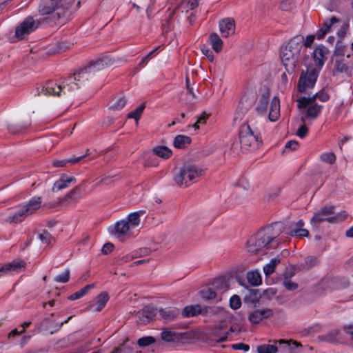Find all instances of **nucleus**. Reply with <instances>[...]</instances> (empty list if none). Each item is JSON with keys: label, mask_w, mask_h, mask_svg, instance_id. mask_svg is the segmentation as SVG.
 <instances>
[{"label": "nucleus", "mask_w": 353, "mask_h": 353, "mask_svg": "<svg viewBox=\"0 0 353 353\" xmlns=\"http://www.w3.org/2000/svg\"><path fill=\"white\" fill-rule=\"evenodd\" d=\"M114 59L110 55L103 56L96 60L91 61L77 72L65 78L63 81L58 83L54 81H49L42 87L41 91L37 89L35 95H44L62 97L70 94L80 88V85L88 81L90 74L111 65Z\"/></svg>", "instance_id": "nucleus-1"}, {"label": "nucleus", "mask_w": 353, "mask_h": 353, "mask_svg": "<svg viewBox=\"0 0 353 353\" xmlns=\"http://www.w3.org/2000/svg\"><path fill=\"white\" fill-rule=\"evenodd\" d=\"M282 222H274L260 230L247 241V249L251 253H256L263 248H272L270 243L284 230Z\"/></svg>", "instance_id": "nucleus-2"}, {"label": "nucleus", "mask_w": 353, "mask_h": 353, "mask_svg": "<svg viewBox=\"0 0 353 353\" xmlns=\"http://www.w3.org/2000/svg\"><path fill=\"white\" fill-rule=\"evenodd\" d=\"M303 36L296 35L281 49L280 57L286 72L292 74L297 66L303 48Z\"/></svg>", "instance_id": "nucleus-3"}, {"label": "nucleus", "mask_w": 353, "mask_h": 353, "mask_svg": "<svg viewBox=\"0 0 353 353\" xmlns=\"http://www.w3.org/2000/svg\"><path fill=\"white\" fill-rule=\"evenodd\" d=\"M252 119L243 124L239 129L241 148L246 152L257 150L262 143V138L259 128Z\"/></svg>", "instance_id": "nucleus-4"}, {"label": "nucleus", "mask_w": 353, "mask_h": 353, "mask_svg": "<svg viewBox=\"0 0 353 353\" xmlns=\"http://www.w3.org/2000/svg\"><path fill=\"white\" fill-rule=\"evenodd\" d=\"M72 0H41L39 6V12L41 15L53 14L54 17L61 19L65 15V10L68 9Z\"/></svg>", "instance_id": "nucleus-5"}, {"label": "nucleus", "mask_w": 353, "mask_h": 353, "mask_svg": "<svg viewBox=\"0 0 353 353\" xmlns=\"http://www.w3.org/2000/svg\"><path fill=\"white\" fill-rule=\"evenodd\" d=\"M334 206L325 205L322 207L311 219V224L314 226L320 224L322 222L327 221L330 223H336L345 220L347 214L343 211L334 214Z\"/></svg>", "instance_id": "nucleus-6"}, {"label": "nucleus", "mask_w": 353, "mask_h": 353, "mask_svg": "<svg viewBox=\"0 0 353 353\" xmlns=\"http://www.w3.org/2000/svg\"><path fill=\"white\" fill-rule=\"evenodd\" d=\"M203 170L192 164L183 166L179 172L174 176L176 183L180 187H188L196 182L202 175Z\"/></svg>", "instance_id": "nucleus-7"}, {"label": "nucleus", "mask_w": 353, "mask_h": 353, "mask_svg": "<svg viewBox=\"0 0 353 353\" xmlns=\"http://www.w3.org/2000/svg\"><path fill=\"white\" fill-rule=\"evenodd\" d=\"M297 107L299 109L306 108L304 117L301 118L303 123L305 122V119H315L321 114L323 105H319L315 102L314 97H301L296 100Z\"/></svg>", "instance_id": "nucleus-8"}, {"label": "nucleus", "mask_w": 353, "mask_h": 353, "mask_svg": "<svg viewBox=\"0 0 353 353\" xmlns=\"http://www.w3.org/2000/svg\"><path fill=\"white\" fill-rule=\"evenodd\" d=\"M319 70L317 68H307L302 70L297 83V90L300 93H305L307 89H312L317 81Z\"/></svg>", "instance_id": "nucleus-9"}, {"label": "nucleus", "mask_w": 353, "mask_h": 353, "mask_svg": "<svg viewBox=\"0 0 353 353\" xmlns=\"http://www.w3.org/2000/svg\"><path fill=\"white\" fill-rule=\"evenodd\" d=\"M221 310V309L219 307H203L199 304H195L185 306L183 309L181 314L185 318L192 317L199 314L210 316L216 314Z\"/></svg>", "instance_id": "nucleus-10"}, {"label": "nucleus", "mask_w": 353, "mask_h": 353, "mask_svg": "<svg viewBox=\"0 0 353 353\" xmlns=\"http://www.w3.org/2000/svg\"><path fill=\"white\" fill-rule=\"evenodd\" d=\"M39 25V21L34 20L32 17H28L18 26H17L15 37L18 39H23L27 35L37 29Z\"/></svg>", "instance_id": "nucleus-11"}, {"label": "nucleus", "mask_w": 353, "mask_h": 353, "mask_svg": "<svg viewBox=\"0 0 353 353\" xmlns=\"http://www.w3.org/2000/svg\"><path fill=\"white\" fill-rule=\"evenodd\" d=\"M81 197V185H77L63 198L59 199L57 201L44 203L43 207L47 208H53L59 205H68L77 201Z\"/></svg>", "instance_id": "nucleus-12"}, {"label": "nucleus", "mask_w": 353, "mask_h": 353, "mask_svg": "<svg viewBox=\"0 0 353 353\" xmlns=\"http://www.w3.org/2000/svg\"><path fill=\"white\" fill-rule=\"evenodd\" d=\"M157 309L151 305H147L136 314L137 323L141 325H146L150 322L156 315Z\"/></svg>", "instance_id": "nucleus-13"}, {"label": "nucleus", "mask_w": 353, "mask_h": 353, "mask_svg": "<svg viewBox=\"0 0 353 353\" xmlns=\"http://www.w3.org/2000/svg\"><path fill=\"white\" fill-rule=\"evenodd\" d=\"M273 314V311L270 308L256 309L249 314L248 320L252 324H257L265 319L272 317Z\"/></svg>", "instance_id": "nucleus-14"}, {"label": "nucleus", "mask_w": 353, "mask_h": 353, "mask_svg": "<svg viewBox=\"0 0 353 353\" xmlns=\"http://www.w3.org/2000/svg\"><path fill=\"white\" fill-rule=\"evenodd\" d=\"M108 300V294L105 292H101L92 302L90 303L87 309L93 312H100L105 306Z\"/></svg>", "instance_id": "nucleus-15"}, {"label": "nucleus", "mask_w": 353, "mask_h": 353, "mask_svg": "<svg viewBox=\"0 0 353 353\" xmlns=\"http://www.w3.org/2000/svg\"><path fill=\"white\" fill-rule=\"evenodd\" d=\"M329 50L323 46L316 47L313 52V59L315 65L319 71L323 66L326 61V55L328 54Z\"/></svg>", "instance_id": "nucleus-16"}, {"label": "nucleus", "mask_w": 353, "mask_h": 353, "mask_svg": "<svg viewBox=\"0 0 353 353\" xmlns=\"http://www.w3.org/2000/svg\"><path fill=\"white\" fill-rule=\"evenodd\" d=\"M339 22H340V19L335 16L325 19L316 34L317 39H323L327 33L331 32L332 28Z\"/></svg>", "instance_id": "nucleus-17"}, {"label": "nucleus", "mask_w": 353, "mask_h": 353, "mask_svg": "<svg viewBox=\"0 0 353 353\" xmlns=\"http://www.w3.org/2000/svg\"><path fill=\"white\" fill-rule=\"evenodd\" d=\"M26 263L23 261H13L11 263L3 265L0 268V277L3 275L19 272L24 268Z\"/></svg>", "instance_id": "nucleus-18"}, {"label": "nucleus", "mask_w": 353, "mask_h": 353, "mask_svg": "<svg viewBox=\"0 0 353 353\" xmlns=\"http://www.w3.org/2000/svg\"><path fill=\"white\" fill-rule=\"evenodd\" d=\"M76 181L77 179L74 176H68L65 174H62L59 179L54 183L52 191L54 192H58L69 187L70 184H74Z\"/></svg>", "instance_id": "nucleus-19"}, {"label": "nucleus", "mask_w": 353, "mask_h": 353, "mask_svg": "<svg viewBox=\"0 0 353 353\" xmlns=\"http://www.w3.org/2000/svg\"><path fill=\"white\" fill-rule=\"evenodd\" d=\"M219 29L222 37H228L234 34L235 22L232 18H226L219 23Z\"/></svg>", "instance_id": "nucleus-20"}, {"label": "nucleus", "mask_w": 353, "mask_h": 353, "mask_svg": "<svg viewBox=\"0 0 353 353\" xmlns=\"http://www.w3.org/2000/svg\"><path fill=\"white\" fill-rule=\"evenodd\" d=\"M276 343L279 344V348L281 353H297L296 348L301 347V344L296 341H286L281 339L276 341Z\"/></svg>", "instance_id": "nucleus-21"}, {"label": "nucleus", "mask_w": 353, "mask_h": 353, "mask_svg": "<svg viewBox=\"0 0 353 353\" xmlns=\"http://www.w3.org/2000/svg\"><path fill=\"white\" fill-rule=\"evenodd\" d=\"M159 313L162 319L165 321H171L179 315L180 311L176 307H170L159 310Z\"/></svg>", "instance_id": "nucleus-22"}, {"label": "nucleus", "mask_w": 353, "mask_h": 353, "mask_svg": "<svg viewBox=\"0 0 353 353\" xmlns=\"http://www.w3.org/2000/svg\"><path fill=\"white\" fill-rule=\"evenodd\" d=\"M130 228L129 223L125 220H121L117 222L112 229L110 228V232L119 237L121 235L126 234Z\"/></svg>", "instance_id": "nucleus-23"}, {"label": "nucleus", "mask_w": 353, "mask_h": 353, "mask_svg": "<svg viewBox=\"0 0 353 353\" xmlns=\"http://www.w3.org/2000/svg\"><path fill=\"white\" fill-rule=\"evenodd\" d=\"M280 116V100L277 97H274L270 104L269 112V119L271 121H276Z\"/></svg>", "instance_id": "nucleus-24"}, {"label": "nucleus", "mask_w": 353, "mask_h": 353, "mask_svg": "<svg viewBox=\"0 0 353 353\" xmlns=\"http://www.w3.org/2000/svg\"><path fill=\"white\" fill-rule=\"evenodd\" d=\"M41 197H34L30 199L26 204L23 205L28 214H32L41 205Z\"/></svg>", "instance_id": "nucleus-25"}, {"label": "nucleus", "mask_w": 353, "mask_h": 353, "mask_svg": "<svg viewBox=\"0 0 353 353\" xmlns=\"http://www.w3.org/2000/svg\"><path fill=\"white\" fill-rule=\"evenodd\" d=\"M192 139L186 135L179 134L175 137L174 139V146L176 148L183 149L191 143Z\"/></svg>", "instance_id": "nucleus-26"}, {"label": "nucleus", "mask_w": 353, "mask_h": 353, "mask_svg": "<svg viewBox=\"0 0 353 353\" xmlns=\"http://www.w3.org/2000/svg\"><path fill=\"white\" fill-rule=\"evenodd\" d=\"M209 42L212 49L219 53L222 50L223 41L216 33H212L209 37Z\"/></svg>", "instance_id": "nucleus-27"}, {"label": "nucleus", "mask_w": 353, "mask_h": 353, "mask_svg": "<svg viewBox=\"0 0 353 353\" xmlns=\"http://www.w3.org/2000/svg\"><path fill=\"white\" fill-rule=\"evenodd\" d=\"M340 331L339 330H332L327 333L322 334L319 336V339L322 341H326L331 343H336L339 342V334Z\"/></svg>", "instance_id": "nucleus-28"}, {"label": "nucleus", "mask_w": 353, "mask_h": 353, "mask_svg": "<svg viewBox=\"0 0 353 353\" xmlns=\"http://www.w3.org/2000/svg\"><path fill=\"white\" fill-rule=\"evenodd\" d=\"M90 153L88 152V150L86 152V154L84 155H82L79 157H73L68 159H63V160H55L53 161L52 164L54 167H63L65 166V165L68 163H70L72 164H75L79 163L81 160L83 159L85 157L88 156Z\"/></svg>", "instance_id": "nucleus-29"}, {"label": "nucleus", "mask_w": 353, "mask_h": 353, "mask_svg": "<svg viewBox=\"0 0 353 353\" xmlns=\"http://www.w3.org/2000/svg\"><path fill=\"white\" fill-rule=\"evenodd\" d=\"M248 283L253 286H258L262 283V278L258 271H250L247 274Z\"/></svg>", "instance_id": "nucleus-30"}, {"label": "nucleus", "mask_w": 353, "mask_h": 353, "mask_svg": "<svg viewBox=\"0 0 353 353\" xmlns=\"http://www.w3.org/2000/svg\"><path fill=\"white\" fill-rule=\"evenodd\" d=\"M201 297L205 300H221V298L217 297V292L212 288H208L202 290L200 292Z\"/></svg>", "instance_id": "nucleus-31"}, {"label": "nucleus", "mask_w": 353, "mask_h": 353, "mask_svg": "<svg viewBox=\"0 0 353 353\" xmlns=\"http://www.w3.org/2000/svg\"><path fill=\"white\" fill-rule=\"evenodd\" d=\"M250 106L251 104H244V97H243L241 99L238 108L235 112L234 120H241Z\"/></svg>", "instance_id": "nucleus-32"}, {"label": "nucleus", "mask_w": 353, "mask_h": 353, "mask_svg": "<svg viewBox=\"0 0 353 353\" xmlns=\"http://www.w3.org/2000/svg\"><path fill=\"white\" fill-rule=\"evenodd\" d=\"M153 152L154 154L163 158L165 159H168L171 157L172 152L170 149L166 146L159 145L153 148Z\"/></svg>", "instance_id": "nucleus-33"}, {"label": "nucleus", "mask_w": 353, "mask_h": 353, "mask_svg": "<svg viewBox=\"0 0 353 353\" xmlns=\"http://www.w3.org/2000/svg\"><path fill=\"white\" fill-rule=\"evenodd\" d=\"M28 215H29V214L26 211V208L24 205H22L20 206L19 209L11 217H10V219L11 222L17 223L22 221Z\"/></svg>", "instance_id": "nucleus-34"}, {"label": "nucleus", "mask_w": 353, "mask_h": 353, "mask_svg": "<svg viewBox=\"0 0 353 353\" xmlns=\"http://www.w3.org/2000/svg\"><path fill=\"white\" fill-rule=\"evenodd\" d=\"M212 287L217 292H223L228 289V283L225 278H218L212 283Z\"/></svg>", "instance_id": "nucleus-35"}, {"label": "nucleus", "mask_w": 353, "mask_h": 353, "mask_svg": "<svg viewBox=\"0 0 353 353\" xmlns=\"http://www.w3.org/2000/svg\"><path fill=\"white\" fill-rule=\"evenodd\" d=\"M277 352H281L279 344L278 345L265 344L257 347L258 353H276Z\"/></svg>", "instance_id": "nucleus-36"}, {"label": "nucleus", "mask_w": 353, "mask_h": 353, "mask_svg": "<svg viewBox=\"0 0 353 353\" xmlns=\"http://www.w3.org/2000/svg\"><path fill=\"white\" fill-rule=\"evenodd\" d=\"M94 284H89L85 286H84L82 289H81L79 291L74 292V294H71L68 296V299L70 301H74L77 299H79L85 295L89 290L92 289L94 288Z\"/></svg>", "instance_id": "nucleus-37"}, {"label": "nucleus", "mask_w": 353, "mask_h": 353, "mask_svg": "<svg viewBox=\"0 0 353 353\" xmlns=\"http://www.w3.org/2000/svg\"><path fill=\"white\" fill-rule=\"evenodd\" d=\"M279 258L272 259L269 263L263 268V272L266 276L272 274L274 272L275 267L280 263Z\"/></svg>", "instance_id": "nucleus-38"}, {"label": "nucleus", "mask_w": 353, "mask_h": 353, "mask_svg": "<svg viewBox=\"0 0 353 353\" xmlns=\"http://www.w3.org/2000/svg\"><path fill=\"white\" fill-rule=\"evenodd\" d=\"M268 99L266 97H262L256 108V111L259 114L264 115L268 110Z\"/></svg>", "instance_id": "nucleus-39"}, {"label": "nucleus", "mask_w": 353, "mask_h": 353, "mask_svg": "<svg viewBox=\"0 0 353 353\" xmlns=\"http://www.w3.org/2000/svg\"><path fill=\"white\" fill-rule=\"evenodd\" d=\"M161 339L166 342H175L179 339V337L176 332H172L168 330H164L162 331Z\"/></svg>", "instance_id": "nucleus-40"}, {"label": "nucleus", "mask_w": 353, "mask_h": 353, "mask_svg": "<svg viewBox=\"0 0 353 353\" xmlns=\"http://www.w3.org/2000/svg\"><path fill=\"white\" fill-rule=\"evenodd\" d=\"M145 106L144 103L141 104L134 110L129 112L128 114V117L130 119H134L137 121H138L145 109Z\"/></svg>", "instance_id": "nucleus-41"}, {"label": "nucleus", "mask_w": 353, "mask_h": 353, "mask_svg": "<svg viewBox=\"0 0 353 353\" xmlns=\"http://www.w3.org/2000/svg\"><path fill=\"white\" fill-rule=\"evenodd\" d=\"M320 159L323 162L333 164L335 163L336 157L334 152H324L321 154Z\"/></svg>", "instance_id": "nucleus-42"}, {"label": "nucleus", "mask_w": 353, "mask_h": 353, "mask_svg": "<svg viewBox=\"0 0 353 353\" xmlns=\"http://www.w3.org/2000/svg\"><path fill=\"white\" fill-rule=\"evenodd\" d=\"M291 236L307 237L309 236V231L304 228H294L289 232Z\"/></svg>", "instance_id": "nucleus-43"}, {"label": "nucleus", "mask_w": 353, "mask_h": 353, "mask_svg": "<svg viewBox=\"0 0 353 353\" xmlns=\"http://www.w3.org/2000/svg\"><path fill=\"white\" fill-rule=\"evenodd\" d=\"M348 70V67L345 64V63L343 61V60H336L334 61V72L335 71L343 73L346 72Z\"/></svg>", "instance_id": "nucleus-44"}, {"label": "nucleus", "mask_w": 353, "mask_h": 353, "mask_svg": "<svg viewBox=\"0 0 353 353\" xmlns=\"http://www.w3.org/2000/svg\"><path fill=\"white\" fill-rule=\"evenodd\" d=\"M39 238L42 243L47 245L51 244L52 241H54L52 235L46 230L39 234Z\"/></svg>", "instance_id": "nucleus-45"}, {"label": "nucleus", "mask_w": 353, "mask_h": 353, "mask_svg": "<svg viewBox=\"0 0 353 353\" xmlns=\"http://www.w3.org/2000/svg\"><path fill=\"white\" fill-rule=\"evenodd\" d=\"M283 285L287 290H291V291L295 290L298 288V284L294 282H292L290 280V277H288L287 276V274H285V275L284 276V279L283 281Z\"/></svg>", "instance_id": "nucleus-46"}, {"label": "nucleus", "mask_w": 353, "mask_h": 353, "mask_svg": "<svg viewBox=\"0 0 353 353\" xmlns=\"http://www.w3.org/2000/svg\"><path fill=\"white\" fill-rule=\"evenodd\" d=\"M346 46L341 41H337L335 46L334 55L343 57L345 54Z\"/></svg>", "instance_id": "nucleus-47"}, {"label": "nucleus", "mask_w": 353, "mask_h": 353, "mask_svg": "<svg viewBox=\"0 0 353 353\" xmlns=\"http://www.w3.org/2000/svg\"><path fill=\"white\" fill-rule=\"evenodd\" d=\"M127 341L128 340L121 345L115 347L110 353H131L132 349L128 345Z\"/></svg>", "instance_id": "nucleus-48"}, {"label": "nucleus", "mask_w": 353, "mask_h": 353, "mask_svg": "<svg viewBox=\"0 0 353 353\" xmlns=\"http://www.w3.org/2000/svg\"><path fill=\"white\" fill-rule=\"evenodd\" d=\"M70 271L69 269L65 270L62 274L57 275L54 278V281L58 283H67L70 279Z\"/></svg>", "instance_id": "nucleus-49"}, {"label": "nucleus", "mask_w": 353, "mask_h": 353, "mask_svg": "<svg viewBox=\"0 0 353 353\" xmlns=\"http://www.w3.org/2000/svg\"><path fill=\"white\" fill-rule=\"evenodd\" d=\"M130 226L136 227L140 223V218L138 213H131L128 216V221Z\"/></svg>", "instance_id": "nucleus-50"}, {"label": "nucleus", "mask_w": 353, "mask_h": 353, "mask_svg": "<svg viewBox=\"0 0 353 353\" xmlns=\"http://www.w3.org/2000/svg\"><path fill=\"white\" fill-rule=\"evenodd\" d=\"M311 97H314L315 101L317 99L322 102H326L330 99V95L324 89H322Z\"/></svg>", "instance_id": "nucleus-51"}, {"label": "nucleus", "mask_w": 353, "mask_h": 353, "mask_svg": "<svg viewBox=\"0 0 353 353\" xmlns=\"http://www.w3.org/2000/svg\"><path fill=\"white\" fill-rule=\"evenodd\" d=\"M155 342V339L152 336H144L139 339L137 341V344L140 347H146Z\"/></svg>", "instance_id": "nucleus-52"}, {"label": "nucleus", "mask_w": 353, "mask_h": 353, "mask_svg": "<svg viewBox=\"0 0 353 353\" xmlns=\"http://www.w3.org/2000/svg\"><path fill=\"white\" fill-rule=\"evenodd\" d=\"M126 102L127 101L125 97H120L110 107V108L114 110H120L123 108Z\"/></svg>", "instance_id": "nucleus-53"}, {"label": "nucleus", "mask_w": 353, "mask_h": 353, "mask_svg": "<svg viewBox=\"0 0 353 353\" xmlns=\"http://www.w3.org/2000/svg\"><path fill=\"white\" fill-rule=\"evenodd\" d=\"M241 305V301L238 295H233L230 300V306L234 310L239 309Z\"/></svg>", "instance_id": "nucleus-54"}, {"label": "nucleus", "mask_w": 353, "mask_h": 353, "mask_svg": "<svg viewBox=\"0 0 353 353\" xmlns=\"http://www.w3.org/2000/svg\"><path fill=\"white\" fill-rule=\"evenodd\" d=\"M277 290L275 288H270L263 291L262 298L265 299H271L276 294Z\"/></svg>", "instance_id": "nucleus-55"}, {"label": "nucleus", "mask_w": 353, "mask_h": 353, "mask_svg": "<svg viewBox=\"0 0 353 353\" xmlns=\"http://www.w3.org/2000/svg\"><path fill=\"white\" fill-rule=\"evenodd\" d=\"M317 264L316 257L315 256H307L305 259L304 268L307 269L311 268L313 266H315Z\"/></svg>", "instance_id": "nucleus-56"}, {"label": "nucleus", "mask_w": 353, "mask_h": 353, "mask_svg": "<svg viewBox=\"0 0 353 353\" xmlns=\"http://www.w3.org/2000/svg\"><path fill=\"white\" fill-rule=\"evenodd\" d=\"M308 133V128L306 126V125L305 124V123H303V125H301L298 130H297V132H296V134L300 137V138H305L307 134Z\"/></svg>", "instance_id": "nucleus-57"}, {"label": "nucleus", "mask_w": 353, "mask_h": 353, "mask_svg": "<svg viewBox=\"0 0 353 353\" xmlns=\"http://www.w3.org/2000/svg\"><path fill=\"white\" fill-rule=\"evenodd\" d=\"M314 39L315 37L314 35H307L305 39L303 38V46H304L305 48L311 47L314 41Z\"/></svg>", "instance_id": "nucleus-58"}, {"label": "nucleus", "mask_w": 353, "mask_h": 353, "mask_svg": "<svg viewBox=\"0 0 353 353\" xmlns=\"http://www.w3.org/2000/svg\"><path fill=\"white\" fill-rule=\"evenodd\" d=\"M349 26L348 23H343L337 32L338 36L340 37H344L347 33Z\"/></svg>", "instance_id": "nucleus-59"}, {"label": "nucleus", "mask_w": 353, "mask_h": 353, "mask_svg": "<svg viewBox=\"0 0 353 353\" xmlns=\"http://www.w3.org/2000/svg\"><path fill=\"white\" fill-rule=\"evenodd\" d=\"M114 249V245L111 243H106L103 245L101 249V252L103 254H108Z\"/></svg>", "instance_id": "nucleus-60"}, {"label": "nucleus", "mask_w": 353, "mask_h": 353, "mask_svg": "<svg viewBox=\"0 0 353 353\" xmlns=\"http://www.w3.org/2000/svg\"><path fill=\"white\" fill-rule=\"evenodd\" d=\"M232 348L234 350H243L244 352H248L250 350V346L248 345H246V344H244L242 343H239L232 345Z\"/></svg>", "instance_id": "nucleus-61"}, {"label": "nucleus", "mask_w": 353, "mask_h": 353, "mask_svg": "<svg viewBox=\"0 0 353 353\" xmlns=\"http://www.w3.org/2000/svg\"><path fill=\"white\" fill-rule=\"evenodd\" d=\"M299 146V143L296 141H290L285 144V149L290 150H295Z\"/></svg>", "instance_id": "nucleus-62"}, {"label": "nucleus", "mask_w": 353, "mask_h": 353, "mask_svg": "<svg viewBox=\"0 0 353 353\" xmlns=\"http://www.w3.org/2000/svg\"><path fill=\"white\" fill-rule=\"evenodd\" d=\"M280 8L282 10L288 11L292 8V3L288 1H282L280 4Z\"/></svg>", "instance_id": "nucleus-63"}, {"label": "nucleus", "mask_w": 353, "mask_h": 353, "mask_svg": "<svg viewBox=\"0 0 353 353\" xmlns=\"http://www.w3.org/2000/svg\"><path fill=\"white\" fill-rule=\"evenodd\" d=\"M343 330L346 334L349 335L353 340V325H347L343 327Z\"/></svg>", "instance_id": "nucleus-64"}]
</instances>
